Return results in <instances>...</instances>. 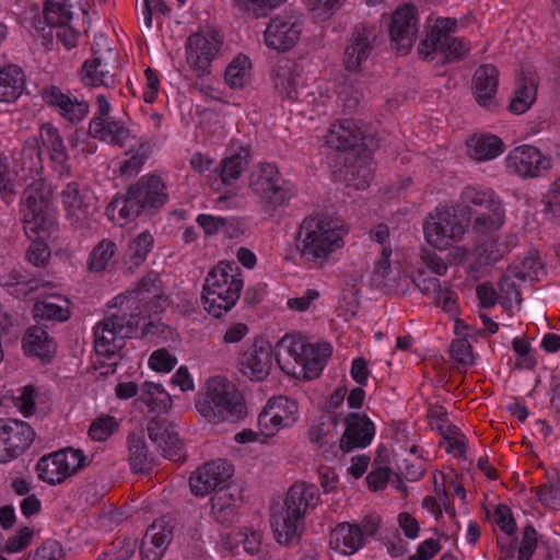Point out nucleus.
<instances>
[{"label": "nucleus", "mask_w": 560, "mask_h": 560, "mask_svg": "<svg viewBox=\"0 0 560 560\" xmlns=\"http://www.w3.org/2000/svg\"><path fill=\"white\" fill-rule=\"evenodd\" d=\"M427 242L435 248L445 249L463 238L466 226L451 208H436L429 213L423 225Z\"/></svg>", "instance_id": "9b49d317"}, {"label": "nucleus", "mask_w": 560, "mask_h": 560, "mask_svg": "<svg viewBox=\"0 0 560 560\" xmlns=\"http://www.w3.org/2000/svg\"><path fill=\"white\" fill-rule=\"evenodd\" d=\"M129 463L131 469L137 474H145L153 469L155 459L149 452L142 431H131L127 439Z\"/></svg>", "instance_id": "c85d7f7f"}, {"label": "nucleus", "mask_w": 560, "mask_h": 560, "mask_svg": "<svg viewBox=\"0 0 560 560\" xmlns=\"http://www.w3.org/2000/svg\"><path fill=\"white\" fill-rule=\"evenodd\" d=\"M89 133L93 138L109 140L112 143L122 147L129 130L118 120L109 117H94L90 122Z\"/></svg>", "instance_id": "2f4dec72"}, {"label": "nucleus", "mask_w": 560, "mask_h": 560, "mask_svg": "<svg viewBox=\"0 0 560 560\" xmlns=\"http://www.w3.org/2000/svg\"><path fill=\"white\" fill-rule=\"evenodd\" d=\"M451 355L456 363L464 368L474 363L471 345L466 338L455 339L451 343Z\"/></svg>", "instance_id": "69168bd1"}, {"label": "nucleus", "mask_w": 560, "mask_h": 560, "mask_svg": "<svg viewBox=\"0 0 560 560\" xmlns=\"http://www.w3.org/2000/svg\"><path fill=\"white\" fill-rule=\"evenodd\" d=\"M249 186L261 199L264 210L269 215H272L277 208L287 205L295 194L293 186L282 178L273 164H262L259 171L252 175Z\"/></svg>", "instance_id": "9d476101"}, {"label": "nucleus", "mask_w": 560, "mask_h": 560, "mask_svg": "<svg viewBox=\"0 0 560 560\" xmlns=\"http://www.w3.org/2000/svg\"><path fill=\"white\" fill-rule=\"evenodd\" d=\"M499 85V70L493 65H481L472 75V92L476 102L482 107L495 104Z\"/></svg>", "instance_id": "b1692460"}, {"label": "nucleus", "mask_w": 560, "mask_h": 560, "mask_svg": "<svg viewBox=\"0 0 560 560\" xmlns=\"http://www.w3.org/2000/svg\"><path fill=\"white\" fill-rule=\"evenodd\" d=\"M45 240L46 238L36 237L27 250L28 261L36 267H45L50 257V250Z\"/></svg>", "instance_id": "338daca9"}, {"label": "nucleus", "mask_w": 560, "mask_h": 560, "mask_svg": "<svg viewBox=\"0 0 560 560\" xmlns=\"http://www.w3.org/2000/svg\"><path fill=\"white\" fill-rule=\"evenodd\" d=\"M537 548V532L533 525L525 526L521 546L518 548V560H530Z\"/></svg>", "instance_id": "774afa93"}, {"label": "nucleus", "mask_w": 560, "mask_h": 560, "mask_svg": "<svg viewBox=\"0 0 560 560\" xmlns=\"http://www.w3.org/2000/svg\"><path fill=\"white\" fill-rule=\"evenodd\" d=\"M139 326V315L129 314L121 308L106 315L95 327V351L110 358L125 346V339L131 338Z\"/></svg>", "instance_id": "6e6552de"}, {"label": "nucleus", "mask_w": 560, "mask_h": 560, "mask_svg": "<svg viewBox=\"0 0 560 560\" xmlns=\"http://www.w3.org/2000/svg\"><path fill=\"white\" fill-rule=\"evenodd\" d=\"M332 352L328 342L307 343L294 376L304 380H314L322 373Z\"/></svg>", "instance_id": "393cba45"}, {"label": "nucleus", "mask_w": 560, "mask_h": 560, "mask_svg": "<svg viewBox=\"0 0 560 560\" xmlns=\"http://www.w3.org/2000/svg\"><path fill=\"white\" fill-rule=\"evenodd\" d=\"M345 432L340 438L339 447L343 453L355 448H364L371 444L375 434L374 423L360 412H350L346 416Z\"/></svg>", "instance_id": "6ab92c4d"}, {"label": "nucleus", "mask_w": 560, "mask_h": 560, "mask_svg": "<svg viewBox=\"0 0 560 560\" xmlns=\"http://www.w3.org/2000/svg\"><path fill=\"white\" fill-rule=\"evenodd\" d=\"M436 430L444 438V440L447 441V445L445 447V451L447 453L457 452L458 456L465 455V436L460 433L459 429L456 425L447 421L445 424L439 423L436 425Z\"/></svg>", "instance_id": "603ef678"}, {"label": "nucleus", "mask_w": 560, "mask_h": 560, "mask_svg": "<svg viewBox=\"0 0 560 560\" xmlns=\"http://www.w3.org/2000/svg\"><path fill=\"white\" fill-rule=\"evenodd\" d=\"M36 470L38 478L50 485L61 483L67 478L60 451L43 456L36 465Z\"/></svg>", "instance_id": "ea45409f"}, {"label": "nucleus", "mask_w": 560, "mask_h": 560, "mask_svg": "<svg viewBox=\"0 0 560 560\" xmlns=\"http://www.w3.org/2000/svg\"><path fill=\"white\" fill-rule=\"evenodd\" d=\"M242 502L241 489L237 486L224 485L211 497V509L221 511L226 506L238 508Z\"/></svg>", "instance_id": "5fc2aeb1"}, {"label": "nucleus", "mask_w": 560, "mask_h": 560, "mask_svg": "<svg viewBox=\"0 0 560 560\" xmlns=\"http://www.w3.org/2000/svg\"><path fill=\"white\" fill-rule=\"evenodd\" d=\"M536 100V84L533 79L522 81L510 103V110L516 115L525 113Z\"/></svg>", "instance_id": "49530a36"}, {"label": "nucleus", "mask_w": 560, "mask_h": 560, "mask_svg": "<svg viewBox=\"0 0 560 560\" xmlns=\"http://www.w3.org/2000/svg\"><path fill=\"white\" fill-rule=\"evenodd\" d=\"M346 231L334 221L324 217L305 218L298 232V249L306 261L324 262L328 256L343 245Z\"/></svg>", "instance_id": "39448f33"}, {"label": "nucleus", "mask_w": 560, "mask_h": 560, "mask_svg": "<svg viewBox=\"0 0 560 560\" xmlns=\"http://www.w3.org/2000/svg\"><path fill=\"white\" fill-rule=\"evenodd\" d=\"M337 416H323L317 423L311 425L308 439L317 448L325 445L335 446L337 438Z\"/></svg>", "instance_id": "4c0bfd02"}, {"label": "nucleus", "mask_w": 560, "mask_h": 560, "mask_svg": "<svg viewBox=\"0 0 560 560\" xmlns=\"http://www.w3.org/2000/svg\"><path fill=\"white\" fill-rule=\"evenodd\" d=\"M24 231L30 238H50L57 231L51 207V190L42 178L34 179L23 191L21 202Z\"/></svg>", "instance_id": "423d86ee"}, {"label": "nucleus", "mask_w": 560, "mask_h": 560, "mask_svg": "<svg viewBox=\"0 0 560 560\" xmlns=\"http://www.w3.org/2000/svg\"><path fill=\"white\" fill-rule=\"evenodd\" d=\"M34 317L40 320H59L65 322L70 317L68 307H63L56 302L54 299L46 301H37L33 307Z\"/></svg>", "instance_id": "a18cd8bd"}, {"label": "nucleus", "mask_w": 560, "mask_h": 560, "mask_svg": "<svg viewBox=\"0 0 560 560\" xmlns=\"http://www.w3.org/2000/svg\"><path fill=\"white\" fill-rule=\"evenodd\" d=\"M32 27L43 38L44 45H49L54 38V30H56L55 36L67 47H74L77 44V32L68 25V23L52 24L46 22V19L38 16L32 22Z\"/></svg>", "instance_id": "473e14b6"}, {"label": "nucleus", "mask_w": 560, "mask_h": 560, "mask_svg": "<svg viewBox=\"0 0 560 560\" xmlns=\"http://www.w3.org/2000/svg\"><path fill=\"white\" fill-rule=\"evenodd\" d=\"M243 279L234 262L220 261L208 273L201 300L203 307L214 317L230 311L240 299Z\"/></svg>", "instance_id": "0eeeda50"}, {"label": "nucleus", "mask_w": 560, "mask_h": 560, "mask_svg": "<svg viewBox=\"0 0 560 560\" xmlns=\"http://www.w3.org/2000/svg\"><path fill=\"white\" fill-rule=\"evenodd\" d=\"M281 417H283L284 425L293 424L298 419L299 406L295 400L284 396L275 397L268 400Z\"/></svg>", "instance_id": "052dcab7"}, {"label": "nucleus", "mask_w": 560, "mask_h": 560, "mask_svg": "<svg viewBox=\"0 0 560 560\" xmlns=\"http://www.w3.org/2000/svg\"><path fill=\"white\" fill-rule=\"evenodd\" d=\"M258 425L266 434L267 439L273 436L281 428H285L283 417L275 411L272 405L267 402L262 411L258 416Z\"/></svg>", "instance_id": "4d7b16f0"}, {"label": "nucleus", "mask_w": 560, "mask_h": 560, "mask_svg": "<svg viewBox=\"0 0 560 560\" xmlns=\"http://www.w3.org/2000/svg\"><path fill=\"white\" fill-rule=\"evenodd\" d=\"M558 474L556 478L536 489L538 500L547 508L560 509V483H558Z\"/></svg>", "instance_id": "13d9d810"}, {"label": "nucleus", "mask_w": 560, "mask_h": 560, "mask_svg": "<svg viewBox=\"0 0 560 560\" xmlns=\"http://www.w3.org/2000/svg\"><path fill=\"white\" fill-rule=\"evenodd\" d=\"M360 141L359 133L351 120H343L335 125L326 136V143L337 151H349L355 148Z\"/></svg>", "instance_id": "72a5a7b5"}, {"label": "nucleus", "mask_w": 560, "mask_h": 560, "mask_svg": "<svg viewBox=\"0 0 560 560\" xmlns=\"http://www.w3.org/2000/svg\"><path fill=\"white\" fill-rule=\"evenodd\" d=\"M392 248L383 247L381 257L376 260L372 279L378 287H385L386 280L392 272L390 267Z\"/></svg>", "instance_id": "e2e57ef3"}, {"label": "nucleus", "mask_w": 560, "mask_h": 560, "mask_svg": "<svg viewBox=\"0 0 560 560\" xmlns=\"http://www.w3.org/2000/svg\"><path fill=\"white\" fill-rule=\"evenodd\" d=\"M172 536L173 532L167 522L164 518H160L148 527L143 539L166 550Z\"/></svg>", "instance_id": "6e6d98bb"}, {"label": "nucleus", "mask_w": 560, "mask_h": 560, "mask_svg": "<svg viewBox=\"0 0 560 560\" xmlns=\"http://www.w3.org/2000/svg\"><path fill=\"white\" fill-rule=\"evenodd\" d=\"M25 74L16 65L0 66V102H15L23 93Z\"/></svg>", "instance_id": "7c9ffc66"}, {"label": "nucleus", "mask_w": 560, "mask_h": 560, "mask_svg": "<svg viewBox=\"0 0 560 560\" xmlns=\"http://www.w3.org/2000/svg\"><path fill=\"white\" fill-rule=\"evenodd\" d=\"M35 431L22 420L0 419V463H9L32 445Z\"/></svg>", "instance_id": "ddd939ff"}, {"label": "nucleus", "mask_w": 560, "mask_h": 560, "mask_svg": "<svg viewBox=\"0 0 560 560\" xmlns=\"http://www.w3.org/2000/svg\"><path fill=\"white\" fill-rule=\"evenodd\" d=\"M373 175V167L365 159L357 158L353 162L345 165L343 179L348 186L355 189L369 187Z\"/></svg>", "instance_id": "58836bf2"}, {"label": "nucleus", "mask_w": 560, "mask_h": 560, "mask_svg": "<svg viewBox=\"0 0 560 560\" xmlns=\"http://www.w3.org/2000/svg\"><path fill=\"white\" fill-rule=\"evenodd\" d=\"M469 154L477 161L491 160L503 151L502 140L493 135L474 136L467 141Z\"/></svg>", "instance_id": "f704fd0d"}, {"label": "nucleus", "mask_w": 560, "mask_h": 560, "mask_svg": "<svg viewBox=\"0 0 560 560\" xmlns=\"http://www.w3.org/2000/svg\"><path fill=\"white\" fill-rule=\"evenodd\" d=\"M60 452L63 470L66 471L67 477L79 471L85 466L86 456L81 450H73L69 447Z\"/></svg>", "instance_id": "0e129e2a"}, {"label": "nucleus", "mask_w": 560, "mask_h": 560, "mask_svg": "<svg viewBox=\"0 0 560 560\" xmlns=\"http://www.w3.org/2000/svg\"><path fill=\"white\" fill-rule=\"evenodd\" d=\"M515 280H517V271L508 267L498 283L504 306H510L512 301H515L517 304L522 303L521 291Z\"/></svg>", "instance_id": "3c124183"}, {"label": "nucleus", "mask_w": 560, "mask_h": 560, "mask_svg": "<svg viewBox=\"0 0 560 560\" xmlns=\"http://www.w3.org/2000/svg\"><path fill=\"white\" fill-rule=\"evenodd\" d=\"M42 139L51 153V160L56 163L63 164L68 160L67 149L58 130L51 125H44L42 128Z\"/></svg>", "instance_id": "de8ad7c7"}, {"label": "nucleus", "mask_w": 560, "mask_h": 560, "mask_svg": "<svg viewBox=\"0 0 560 560\" xmlns=\"http://www.w3.org/2000/svg\"><path fill=\"white\" fill-rule=\"evenodd\" d=\"M319 502V491L315 485L295 482L288 490L283 504L272 509L270 524L276 540L280 545L299 542L305 528V515Z\"/></svg>", "instance_id": "f257e3e1"}, {"label": "nucleus", "mask_w": 560, "mask_h": 560, "mask_svg": "<svg viewBox=\"0 0 560 560\" xmlns=\"http://www.w3.org/2000/svg\"><path fill=\"white\" fill-rule=\"evenodd\" d=\"M303 23L292 15L272 18L265 31L266 45L277 51H287L300 40Z\"/></svg>", "instance_id": "dca6fc26"}, {"label": "nucleus", "mask_w": 560, "mask_h": 560, "mask_svg": "<svg viewBox=\"0 0 560 560\" xmlns=\"http://www.w3.org/2000/svg\"><path fill=\"white\" fill-rule=\"evenodd\" d=\"M61 197L70 223L80 230L88 229L93 212V196L89 189L71 182L62 190Z\"/></svg>", "instance_id": "a211bd4d"}, {"label": "nucleus", "mask_w": 560, "mask_h": 560, "mask_svg": "<svg viewBox=\"0 0 560 560\" xmlns=\"http://www.w3.org/2000/svg\"><path fill=\"white\" fill-rule=\"evenodd\" d=\"M457 22L455 19H438L432 26H427L425 36L418 48L424 59H433V54L443 55L448 61L462 59L469 50V45L460 38L453 37Z\"/></svg>", "instance_id": "1a4fd4ad"}, {"label": "nucleus", "mask_w": 560, "mask_h": 560, "mask_svg": "<svg viewBox=\"0 0 560 560\" xmlns=\"http://www.w3.org/2000/svg\"><path fill=\"white\" fill-rule=\"evenodd\" d=\"M233 475V467L223 459L205 464L189 478L191 492L197 497H205L223 487Z\"/></svg>", "instance_id": "f3484780"}, {"label": "nucleus", "mask_w": 560, "mask_h": 560, "mask_svg": "<svg viewBox=\"0 0 560 560\" xmlns=\"http://www.w3.org/2000/svg\"><path fill=\"white\" fill-rule=\"evenodd\" d=\"M222 38L215 31L191 34L186 42V59L197 77L210 73L211 62L222 46Z\"/></svg>", "instance_id": "f8f14e48"}, {"label": "nucleus", "mask_w": 560, "mask_h": 560, "mask_svg": "<svg viewBox=\"0 0 560 560\" xmlns=\"http://www.w3.org/2000/svg\"><path fill=\"white\" fill-rule=\"evenodd\" d=\"M329 544L336 551L350 556L361 549L365 542L358 524L343 522L330 532Z\"/></svg>", "instance_id": "cd10ccee"}, {"label": "nucleus", "mask_w": 560, "mask_h": 560, "mask_svg": "<svg viewBox=\"0 0 560 560\" xmlns=\"http://www.w3.org/2000/svg\"><path fill=\"white\" fill-rule=\"evenodd\" d=\"M510 268L517 271V280L520 281H536L540 273H544L537 250H529L521 262L514 264Z\"/></svg>", "instance_id": "c03bdc74"}, {"label": "nucleus", "mask_w": 560, "mask_h": 560, "mask_svg": "<svg viewBox=\"0 0 560 560\" xmlns=\"http://www.w3.org/2000/svg\"><path fill=\"white\" fill-rule=\"evenodd\" d=\"M153 244V237L150 233L143 232L139 234L129 245L130 259L132 264L138 267L142 264Z\"/></svg>", "instance_id": "bf43d9fd"}, {"label": "nucleus", "mask_w": 560, "mask_h": 560, "mask_svg": "<svg viewBox=\"0 0 560 560\" xmlns=\"http://www.w3.org/2000/svg\"><path fill=\"white\" fill-rule=\"evenodd\" d=\"M117 422L112 416L101 417L92 422L89 429V435L95 441L107 440L116 430Z\"/></svg>", "instance_id": "680f3d73"}, {"label": "nucleus", "mask_w": 560, "mask_h": 560, "mask_svg": "<svg viewBox=\"0 0 560 560\" xmlns=\"http://www.w3.org/2000/svg\"><path fill=\"white\" fill-rule=\"evenodd\" d=\"M376 28L365 23L357 24L343 51V67L348 72L339 90V98L349 112L359 106L363 97L364 83L359 79L363 65L368 61L376 43Z\"/></svg>", "instance_id": "f03ea898"}, {"label": "nucleus", "mask_w": 560, "mask_h": 560, "mask_svg": "<svg viewBox=\"0 0 560 560\" xmlns=\"http://www.w3.org/2000/svg\"><path fill=\"white\" fill-rule=\"evenodd\" d=\"M306 342L300 339H295L292 336H284L276 345L272 354L279 368L289 375H295L298 364L302 360L303 353H305Z\"/></svg>", "instance_id": "bb28decb"}, {"label": "nucleus", "mask_w": 560, "mask_h": 560, "mask_svg": "<svg viewBox=\"0 0 560 560\" xmlns=\"http://www.w3.org/2000/svg\"><path fill=\"white\" fill-rule=\"evenodd\" d=\"M42 96L45 103L58 110L70 122L81 121L89 113V104L63 93L58 86L51 85L43 89Z\"/></svg>", "instance_id": "4be33fe9"}, {"label": "nucleus", "mask_w": 560, "mask_h": 560, "mask_svg": "<svg viewBox=\"0 0 560 560\" xmlns=\"http://www.w3.org/2000/svg\"><path fill=\"white\" fill-rule=\"evenodd\" d=\"M196 409L210 423L237 422L246 416L242 393L224 376L209 378L196 399Z\"/></svg>", "instance_id": "20e7f679"}, {"label": "nucleus", "mask_w": 560, "mask_h": 560, "mask_svg": "<svg viewBox=\"0 0 560 560\" xmlns=\"http://www.w3.org/2000/svg\"><path fill=\"white\" fill-rule=\"evenodd\" d=\"M147 432L163 457L175 460V457L179 456L183 443L171 420L159 416L153 417L147 424Z\"/></svg>", "instance_id": "aec40b11"}, {"label": "nucleus", "mask_w": 560, "mask_h": 560, "mask_svg": "<svg viewBox=\"0 0 560 560\" xmlns=\"http://www.w3.org/2000/svg\"><path fill=\"white\" fill-rule=\"evenodd\" d=\"M418 10L413 4L398 7L389 24V35L393 49L399 55H407L418 34Z\"/></svg>", "instance_id": "2eb2a0df"}, {"label": "nucleus", "mask_w": 560, "mask_h": 560, "mask_svg": "<svg viewBox=\"0 0 560 560\" xmlns=\"http://www.w3.org/2000/svg\"><path fill=\"white\" fill-rule=\"evenodd\" d=\"M138 401L149 407L150 412H166L172 406V399L162 385L144 382L140 387Z\"/></svg>", "instance_id": "e433bc0d"}, {"label": "nucleus", "mask_w": 560, "mask_h": 560, "mask_svg": "<svg viewBox=\"0 0 560 560\" xmlns=\"http://www.w3.org/2000/svg\"><path fill=\"white\" fill-rule=\"evenodd\" d=\"M167 200L165 185L159 176L141 177L130 185L125 195L116 196L107 207V215L124 225L144 213L152 215Z\"/></svg>", "instance_id": "7ed1b4c3"}, {"label": "nucleus", "mask_w": 560, "mask_h": 560, "mask_svg": "<svg viewBox=\"0 0 560 560\" xmlns=\"http://www.w3.org/2000/svg\"><path fill=\"white\" fill-rule=\"evenodd\" d=\"M116 250V244L110 240L101 241L90 255L89 267L92 271H102L106 268Z\"/></svg>", "instance_id": "864d4df0"}, {"label": "nucleus", "mask_w": 560, "mask_h": 560, "mask_svg": "<svg viewBox=\"0 0 560 560\" xmlns=\"http://www.w3.org/2000/svg\"><path fill=\"white\" fill-rule=\"evenodd\" d=\"M225 548L230 549L233 553L238 555L240 548L250 555H255L259 551L261 545V536L256 532L247 533H235L228 535L225 538Z\"/></svg>", "instance_id": "79ce46f5"}, {"label": "nucleus", "mask_w": 560, "mask_h": 560, "mask_svg": "<svg viewBox=\"0 0 560 560\" xmlns=\"http://www.w3.org/2000/svg\"><path fill=\"white\" fill-rule=\"evenodd\" d=\"M74 9L83 14L88 13L80 0H48L44 7L43 18L52 24L69 23Z\"/></svg>", "instance_id": "c9c22d12"}, {"label": "nucleus", "mask_w": 560, "mask_h": 560, "mask_svg": "<svg viewBox=\"0 0 560 560\" xmlns=\"http://www.w3.org/2000/svg\"><path fill=\"white\" fill-rule=\"evenodd\" d=\"M246 166L247 154L242 155L241 153H235L231 156L223 159L220 163L218 171L220 172V177L222 182L229 185L240 177V175L242 174Z\"/></svg>", "instance_id": "8fccbe9b"}, {"label": "nucleus", "mask_w": 560, "mask_h": 560, "mask_svg": "<svg viewBox=\"0 0 560 560\" xmlns=\"http://www.w3.org/2000/svg\"><path fill=\"white\" fill-rule=\"evenodd\" d=\"M240 371L252 381H262L270 372L272 364V349L270 345L261 341L255 342L250 349L240 358Z\"/></svg>", "instance_id": "5701e85b"}, {"label": "nucleus", "mask_w": 560, "mask_h": 560, "mask_svg": "<svg viewBox=\"0 0 560 560\" xmlns=\"http://www.w3.org/2000/svg\"><path fill=\"white\" fill-rule=\"evenodd\" d=\"M197 222L208 235L215 234L223 230L230 236H234L237 232L236 228L240 226V222L235 219L214 217L210 214H199Z\"/></svg>", "instance_id": "37998d69"}, {"label": "nucleus", "mask_w": 560, "mask_h": 560, "mask_svg": "<svg viewBox=\"0 0 560 560\" xmlns=\"http://www.w3.org/2000/svg\"><path fill=\"white\" fill-rule=\"evenodd\" d=\"M22 343L27 355L37 357L43 361H49L56 351L54 339L40 326L30 327L23 337Z\"/></svg>", "instance_id": "c756f323"}, {"label": "nucleus", "mask_w": 560, "mask_h": 560, "mask_svg": "<svg viewBox=\"0 0 560 560\" xmlns=\"http://www.w3.org/2000/svg\"><path fill=\"white\" fill-rule=\"evenodd\" d=\"M15 173L22 172V178L38 179L43 172L42 150L36 137H31L24 141V144L15 158Z\"/></svg>", "instance_id": "a878e982"}, {"label": "nucleus", "mask_w": 560, "mask_h": 560, "mask_svg": "<svg viewBox=\"0 0 560 560\" xmlns=\"http://www.w3.org/2000/svg\"><path fill=\"white\" fill-rule=\"evenodd\" d=\"M285 0H233V5L241 12L255 19L264 18Z\"/></svg>", "instance_id": "09e8293b"}, {"label": "nucleus", "mask_w": 560, "mask_h": 560, "mask_svg": "<svg viewBox=\"0 0 560 560\" xmlns=\"http://www.w3.org/2000/svg\"><path fill=\"white\" fill-rule=\"evenodd\" d=\"M506 166L523 178L539 176L550 167V160L533 145L513 149L506 158Z\"/></svg>", "instance_id": "412c9836"}, {"label": "nucleus", "mask_w": 560, "mask_h": 560, "mask_svg": "<svg viewBox=\"0 0 560 560\" xmlns=\"http://www.w3.org/2000/svg\"><path fill=\"white\" fill-rule=\"evenodd\" d=\"M462 199L466 203L486 208V211L479 213L474 221L475 231L486 233L503 225L504 210L501 201L495 199L491 191L466 187L462 192Z\"/></svg>", "instance_id": "4468645a"}, {"label": "nucleus", "mask_w": 560, "mask_h": 560, "mask_svg": "<svg viewBox=\"0 0 560 560\" xmlns=\"http://www.w3.org/2000/svg\"><path fill=\"white\" fill-rule=\"evenodd\" d=\"M250 60L245 55H238L225 70V82L232 89H242L250 81Z\"/></svg>", "instance_id": "a19ab883"}]
</instances>
